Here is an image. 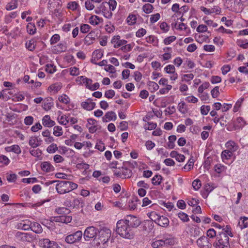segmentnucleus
<instances>
[{
    "label": "nucleus",
    "mask_w": 248,
    "mask_h": 248,
    "mask_svg": "<svg viewBox=\"0 0 248 248\" xmlns=\"http://www.w3.org/2000/svg\"><path fill=\"white\" fill-rule=\"evenodd\" d=\"M197 244L201 248H211L212 242L207 236H202L197 240Z\"/></svg>",
    "instance_id": "obj_9"
},
{
    "label": "nucleus",
    "mask_w": 248,
    "mask_h": 248,
    "mask_svg": "<svg viewBox=\"0 0 248 248\" xmlns=\"http://www.w3.org/2000/svg\"><path fill=\"white\" fill-rule=\"evenodd\" d=\"M91 28V26L88 24H83L80 26V30L82 33H86L90 31Z\"/></svg>",
    "instance_id": "obj_48"
},
{
    "label": "nucleus",
    "mask_w": 248,
    "mask_h": 248,
    "mask_svg": "<svg viewBox=\"0 0 248 248\" xmlns=\"http://www.w3.org/2000/svg\"><path fill=\"white\" fill-rule=\"evenodd\" d=\"M96 14H102L107 18L110 19L112 17V13L109 9V5L107 2H103L95 9Z\"/></svg>",
    "instance_id": "obj_4"
},
{
    "label": "nucleus",
    "mask_w": 248,
    "mask_h": 248,
    "mask_svg": "<svg viewBox=\"0 0 248 248\" xmlns=\"http://www.w3.org/2000/svg\"><path fill=\"white\" fill-rule=\"evenodd\" d=\"M102 22H103V19L95 15L92 16L89 18V23L93 25H97Z\"/></svg>",
    "instance_id": "obj_27"
},
{
    "label": "nucleus",
    "mask_w": 248,
    "mask_h": 248,
    "mask_svg": "<svg viewBox=\"0 0 248 248\" xmlns=\"http://www.w3.org/2000/svg\"><path fill=\"white\" fill-rule=\"evenodd\" d=\"M36 140V137H31L30 138L29 144L32 148H35L39 146V144H37Z\"/></svg>",
    "instance_id": "obj_43"
},
{
    "label": "nucleus",
    "mask_w": 248,
    "mask_h": 248,
    "mask_svg": "<svg viewBox=\"0 0 248 248\" xmlns=\"http://www.w3.org/2000/svg\"><path fill=\"white\" fill-rule=\"evenodd\" d=\"M56 212L59 214L64 215L69 213L70 210L65 207H60L56 209Z\"/></svg>",
    "instance_id": "obj_59"
},
{
    "label": "nucleus",
    "mask_w": 248,
    "mask_h": 248,
    "mask_svg": "<svg viewBox=\"0 0 248 248\" xmlns=\"http://www.w3.org/2000/svg\"><path fill=\"white\" fill-rule=\"evenodd\" d=\"M31 221L29 220H23L21 222L17 223V229L28 231L31 229Z\"/></svg>",
    "instance_id": "obj_17"
},
{
    "label": "nucleus",
    "mask_w": 248,
    "mask_h": 248,
    "mask_svg": "<svg viewBox=\"0 0 248 248\" xmlns=\"http://www.w3.org/2000/svg\"><path fill=\"white\" fill-rule=\"evenodd\" d=\"M146 40L147 43L152 44L154 46H158V39L156 36L154 35H150L146 38Z\"/></svg>",
    "instance_id": "obj_31"
},
{
    "label": "nucleus",
    "mask_w": 248,
    "mask_h": 248,
    "mask_svg": "<svg viewBox=\"0 0 248 248\" xmlns=\"http://www.w3.org/2000/svg\"><path fill=\"white\" fill-rule=\"evenodd\" d=\"M176 39V37L174 36H170L166 38L163 40V43L165 45L170 44Z\"/></svg>",
    "instance_id": "obj_50"
},
{
    "label": "nucleus",
    "mask_w": 248,
    "mask_h": 248,
    "mask_svg": "<svg viewBox=\"0 0 248 248\" xmlns=\"http://www.w3.org/2000/svg\"><path fill=\"white\" fill-rule=\"evenodd\" d=\"M30 153L33 156L39 158L42 154V151L38 148L37 149H31L30 150Z\"/></svg>",
    "instance_id": "obj_42"
},
{
    "label": "nucleus",
    "mask_w": 248,
    "mask_h": 248,
    "mask_svg": "<svg viewBox=\"0 0 248 248\" xmlns=\"http://www.w3.org/2000/svg\"><path fill=\"white\" fill-rule=\"evenodd\" d=\"M153 9V6L149 3L145 4L142 7L143 11L146 14L151 13Z\"/></svg>",
    "instance_id": "obj_45"
},
{
    "label": "nucleus",
    "mask_w": 248,
    "mask_h": 248,
    "mask_svg": "<svg viewBox=\"0 0 248 248\" xmlns=\"http://www.w3.org/2000/svg\"><path fill=\"white\" fill-rule=\"evenodd\" d=\"M38 40V38L34 37L27 41L25 44L26 48L29 51H33L36 48V43Z\"/></svg>",
    "instance_id": "obj_13"
},
{
    "label": "nucleus",
    "mask_w": 248,
    "mask_h": 248,
    "mask_svg": "<svg viewBox=\"0 0 248 248\" xmlns=\"http://www.w3.org/2000/svg\"><path fill=\"white\" fill-rule=\"evenodd\" d=\"M162 177L159 174L155 175L152 179V182L154 185L157 186L160 184Z\"/></svg>",
    "instance_id": "obj_38"
},
{
    "label": "nucleus",
    "mask_w": 248,
    "mask_h": 248,
    "mask_svg": "<svg viewBox=\"0 0 248 248\" xmlns=\"http://www.w3.org/2000/svg\"><path fill=\"white\" fill-rule=\"evenodd\" d=\"M10 148H11V152H14L16 154L18 155L21 153V150L18 145H13L11 146H10Z\"/></svg>",
    "instance_id": "obj_57"
},
{
    "label": "nucleus",
    "mask_w": 248,
    "mask_h": 248,
    "mask_svg": "<svg viewBox=\"0 0 248 248\" xmlns=\"http://www.w3.org/2000/svg\"><path fill=\"white\" fill-rule=\"evenodd\" d=\"M148 86H149V89L151 92H154L159 88L158 85L154 81H149L148 83Z\"/></svg>",
    "instance_id": "obj_39"
},
{
    "label": "nucleus",
    "mask_w": 248,
    "mask_h": 248,
    "mask_svg": "<svg viewBox=\"0 0 248 248\" xmlns=\"http://www.w3.org/2000/svg\"><path fill=\"white\" fill-rule=\"evenodd\" d=\"M111 43L114 44V47L115 48H118L124 45H125L127 43V41L125 40H121L120 36L119 35H117L112 38Z\"/></svg>",
    "instance_id": "obj_15"
},
{
    "label": "nucleus",
    "mask_w": 248,
    "mask_h": 248,
    "mask_svg": "<svg viewBox=\"0 0 248 248\" xmlns=\"http://www.w3.org/2000/svg\"><path fill=\"white\" fill-rule=\"evenodd\" d=\"M156 224L160 226L166 228L169 226V220L167 217L164 216H160Z\"/></svg>",
    "instance_id": "obj_23"
},
{
    "label": "nucleus",
    "mask_w": 248,
    "mask_h": 248,
    "mask_svg": "<svg viewBox=\"0 0 248 248\" xmlns=\"http://www.w3.org/2000/svg\"><path fill=\"white\" fill-rule=\"evenodd\" d=\"M107 3L109 5V9L110 11H114L117 6V2L115 0H109Z\"/></svg>",
    "instance_id": "obj_58"
},
{
    "label": "nucleus",
    "mask_w": 248,
    "mask_h": 248,
    "mask_svg": "<svg viewBox=\"0 0 248 248\" xmlns=\"http://www.w3.org/2000/svg\"><path fill=\"white\" fill-rule=\"evenodd\" d=\"M39 244L43 248H61L56 242L47 238L40 239Z\"/></svg>",
    "instance_id": "obj_8"
},
{
    "label": "nucleus",
    "mask_w": 248,
    "mask_h": 248,
    "mask_svg": "<svg viewBox=\"0 0 248 248\" xmlns=\"http://www.w3.org/2000/svg\"><path fill=\"white\" fill-rule=\"evenodd\" d=\"M98 232L97 228L94 226H89L84 231L83 238L86 241H89L96 236Z\"/></svg>",
    "instance_id": "obj_6"
},
{
    "label": "nucleus",
    "mask_w": 248,
    "mask_h": 248,
    "mask_svg": "<svg viewBox=\"0 0 248 248\" xmlns=\"http://www.w3.org/2000/svg\"><path fill=\"white\" fill-rule=\"evenodd\" d=\"M237 44L240 47L243 49L248 48V42H247V40H238L237 41Z\"/></svg>",
    "instance_id": "obj_47"
},
{
    "label": "nucleus",
    "mask_w": 248,
    "mask_h": 248,
    "mask_svg": "<svg viewBox=\"0 0 248 248\" xmlns=\"http://www.w3.org/2000/svg\"><path fill=\"white\" fill-rule=\"evenodd\" d=\"M178 216L180 218V219L184 222H187L189 221L188 215L184 212H181L179 213L178 214Z\"/></svg>",
    "instance_id": "obj_53"
},
{
    "label": "nucleus",
    "mask_w": 248,
    "mask_h": 248,
    "mask_svg": "<svg viewBox=\"0 0 248 248\" xmlns=\"http://www.w3.org/2000/svg\"><path fill=\"white\" fill-rule=\"evenodd\" d=\"M220 233H225L227 236H230L232 237L233 235L231 232V228L230 226L227 225L225 228H223L222 232Z\"/></svg>",
    "instance_id": "obj_49"
},
{
    "label": "nucleus",
    "mask_w": 248,
    "mask_h": 248,
    "mask_svg": "<svg viewBox=\"0 0 248 248\" xmlns=\"http://www.w3.org/2000/svg\"><path fill=\"white\" fill-rule=\"evenodd\" d=\"M0 162L5 165H8L10 163V160L5 155H0Z\"/></svg>",
    "instance_id": "obj_64"
},
{
    "label": "nucleus",
    "mask_w": 248,
    "mask_h": 248,
    "mask_svg": "<svg viewBox=\"0 0 248 248\" xmlns=\"http://www.w3.org/2000/svg\"><path fill=\"white\" fill-rule=\"evenodd\" d=\"M229 246V237L225 233H219L217 236V241L215 244L216 248H225Z\"/></svg>",
    "instance_id": "obj_5"
},
{
    "label": "nucleus",
    "mask_w": 248,
    "mask_h": 248,
    "mask_svg": "<svg viewBox=\"0 0 248 248\" xmlns=\"http://www.w3.org/2000/svg\"><path fill=\"white\" fill-rule=\"evenodd\" d=\"M58 150V147L56 144L52 143L48 146L46 149V151L49 154H53Z\"/></svg>",
    "instance_id": "obj_44"
},
{
    "label": "nucleus",
    "mask_w": 248,
    "mask_h": 248,
    "mask_svg": "<svg viewBox=\"0 0 248 248\" xmlns=\"http://www.w3.org/2000/svg\"><path fill=\"white\" fill-rule=\"evenodd\" d=\"M95 103L93 102V100L91 98H88L85 101L82 102L81 103V107L88 111L93 110L95 108Z\"/></svg>",
    "instance_id": "obj_12"
},
{
    "label": "nucleus",
    "mask_w": 248,
    "mask_h": 248,
    "mask_svg": "<svg viewBox=\"0 0 248 248\" xmlns=\"http://www.w3.org/2000/svg\"><path fill=\"white\" fill-rule=\"evenodd\" d=\"M61 89V86L58 83L51 85L48 88V89L54 92H58Z\"/></svg>",
    "instance_id": "obj_62"
},
{
    "label": "nucleus",
    "mask_w": 248,
    "mask_h": 248,
    "mask_svg": "<svg viewBox=\"0 0 248 248\" xmlns=\"http://www.w3.org/2000/svg\"><path fill=\"white\" fill-rule=\"evenodd\" d=\"M137 198H133L132 200L129 202V207L130 210H135L137 206V204L135 203V202H137Z\"/></svg>",
    "instance_id": "obj_52"
},
{
    "label": "nucleus",
    "mask_w": 248,
    "mask_h": 248,
    "mask_svg": "<svg viewBox=\"0 0 248 248\" xmlns=\"http://www.w3.org/2000/svg\"><path fill=\"white\" fill-rule=\"evenodd\" d=\"M42 124L44 126L51 127L55 125V122L52 120L48 115H46L43 117Z\"/></svg>",
    "instance_id": "obj_18"
},
{
    "label": "nucleus",
    "mask_w": 248,
    "mask_h": 248,
    "mask_svg": "<svg viewBox=\"0 0 248 248\" xmlns=\"http://www.w3.org/2000/svg\"><path fill=\"white\" fill-rule=\"evenodd\" d=\"M18 2L17 0H11L6 6V9L8 11L14 10L17 7Z\"/></svg>",
    "instance_id": "obj_33"
},
{
    "label": "nucleus",
    "mask_w": 248,
    "mask_h": 248,
    "mask_svg": "<svg viewBox=\"0 0 248 248\" xmlns=\"http://www.w3.org/2000/svg\"><path fill=\"white\" fill-rule=\"evenodd\" d=\"M175 69L174 66L171 64L167 65L164 69L165 72L168 74H172L175 72Z\"/></svg>",
    "instance_id": "obj_61"
},
{
    "label": "nucleus",
    "mask_w": 248,
    "mask_h": 248,
    "mask_svg": "<svg viewBox=\"0 0 248 248\" xmlns=\"http://www.w3.org/2000/svg\"><path fill=\"white\" fill-rule=\"evenodd\" d=\"M63 134L62 127L60 126H55L53 128V134L57 137H60Z\"/></svg>",
    "instance_id": "obj_40"
},
{
    "label": "nucleus",
    "mask_w": 248,
    "mask_h": 248,
    "mask_svg": "<svg viewBox=\"0 0 248 248\" xmlns=\"http://www.w3.org/2000/svg\"><path fill=\"white\" fill-rule=\"evenodd\" d=\"M157 126L156 123L153 122H148L147 124L144 125V128L145 130H151L155 129Z\"/></svg>",
    "instance_id": "obj_51"
},
{
    "label": "nucleus",
    "mask_w": 248,
    "mask_h": 248,
    "mask_svg": "<svg viewBox=\"0 0 248 248\" xmlns=\"http://www.w3.org/2000/svg\"><path fill=\"white\" fill-rule=\"evenodd\" d=\"M117 118L115 113L112 111H108L106 113L105 115L102 118L103 122H108V121H115Z\"/></svg>",
    "instance_id": "obj_21"
},
{
    "label": "nucleus",
    "mask_w": 248,
    "mask_h": 248,
    "mask_svg": "<svg viewBox=\"0 0 248 248\" xmlns=\"http://www.w3.org/2000/svg\"><path fill=\"white\" fill-rule=\"evenodd\" d=\"M80 78V80L83 83L85 84L86 87L89 89L90 85L92 84V80L90 78H88L84 76H80L78 77Z\"/></svg>",
    "instance_id": "obj_36"
},
{
    "label": "nucleus",
    "mask_w": 248,
    "mask_h": 248,
    "mask_svg": "<svg viewBox=\"0 0 248 248\" xmlns=\"http://www.w3.org/2000/svg\"><path fill=\"white\" fill-rule=\"evenodd\" d=\"M77 187V184L68 181H58L56 186V190L60 194L68 193Z\"/></svg>",
    "instance_id": "obj_2"
},
{
    "label": "nucleus",
    "mask_w": 248,
    "mask_h": 248,
    "mask_svg": "<svg viewBox=\"0 0 248 248\" xmlns=\"http://www.w3.org/2000/svg\"><path fill=\"white\" fill-rule=\"evenodd\" d=\"M67 47L65 43H60L52 47V51L55 54H59L65 52Z\"/></svg>",
    "instance_id": "obj_14"
},
{
    "label": "nucleus",
    "mask_w": 248,
    "mask_h": 248,
    "mask_svg": "<svg viewBox=\"0 0 248 248\" xmlns=\"http://www.w3.org/2000/svg\"><path fill=\"white\" fill-rule=\"evenodd\" d=\"M53 105L54 102L52 98L48 97L44 100L42 107L45 110L47 111L51 108Z\"/></svg>",
    "instance_id": "obj_16"
},
{
    "label": "nucleus",
    "mask_w": 248,
    "mask_h": 248,
    "mask_svg": "<svg viewBox=\"0 0 248 248\" xmlns=\"http://www.w3.org/2000/svg\"><path fill=\"white\" fill-rule=\"evenodd\" d=\"M169 142L167 143V148L169 149H173L175 147L174 142L176 140V136L175 135L170 136L168 138Z\"/></svg>",
    "instance_id": "obj_28"
},
{
    "label": "nucleus",
    "mask_w": 248,
    "mask_h": 248,
    "mask_svg": "<svg viewBox=\"0 0 248 248\" xmlns=\"http://www.w3.org/2000/svg\"><path fill=\"white\" fill-rule=\"evenodd\" d=\"M238 226L241 230L248 227V217H241L238 222Z\"/></svg>",
    "instance_id": "obj_29"
},
{
    "label": "nucleus",
    "mask_w": 248,
    "mask_h": 248,
    "mask_svg": "<svg viewBox=\"0 0 248 248\" xmlns=\"http://www.w3.org/2000/svg\"><path fill=\"white\" fill-rule=\"evenodd\" d=\"M59 116L57 120L59 123L62 125H66L68 123V116L62 114V112L61 111H58Z\"/></svg>",
    "instance_id": "obj_24"
},
{
    "label": "nucleus",
    "mask_w": 248,
    "mask_h": 248,
    "mask_svg": "<svg viewBox=\"0 0 248 248\" xmlns=\"http://www.w3.org/2000/svg\"><path fill=\"white\" fill-rule=\"evenodd\" d=\"M95 35L93 31L90 32L84 38V42L86 45H90L93 43L95 40Z\"/></svg>",
    "instance_id": "obj_25"
},
{
    "label": "nucleus",
    "mask_w": 248,
    "mask_h": 248,
    "mask_svg": "<svg viewBox=\"0 0 248 248\" xmlns=\"http://www.w3.org/2000/svg\"><path fill=\"white\" fill-rule=\"evenodd\" d=\"M59 100L65 104H68L70 102L69 97L66 94H62L59 97Z\"/></svg>",
    "instance_id": "obj_54"
},
{
    "label": "nucleus",
    "mask_w": 248,
    "mask_h": 248,
    "mask_svg": "<svg viewBox=\"0 0 248 248\" xmlns=\"http://www.w3.org/2000/svg\"><path fill=\"white\" fill-rule=\"evenodd\" d=\"M210 110L209 106L202 105L201 107V112L202 115H206Z\"/></svg>",
    "instance_id": "obj_55"
},
{
    "label": "nucleus",
    "mask_w": 248,
    "mask_h": 248,
    "mask_svg": "<svg viewBox=\"0 0 248 248\" xmlns=\"http://www.w3.org/2000/svg\"><path fill=\"white\" fill-rule=\"evenodd\" d=\"M59 0H49L48 4H49V8L50 9L56 8L54 9V14L56 16H60L61 12L59 10L57 9V6L59 5Z\"/></svg>",
    "instance_id": "obj_19"
},
{
    "label": "nucleus",
    "mask_w": 248,
    "mask_h": 248,
    "mask_svg": "<svg viewBox=\"0 0 248 248\" xmlns=\"http://www.w3.org/2000/svg\"><path fill=\"white\" fill-rule=\"evenodd\" d=\"M42 170L46 172H50L54 170V167L49 162L44 161L41 164Z\"/></svg>",
    "instance_id": "obj_20"
},
{
    "label": "nucleus",
    "mask_w": 248,
    "mask_h": 248,
    "mask_svg": "<svg viewBox=\"0 0 248 248\" xmlns=\"http://www.w3.org/2000/svg\"><path fill=\"white\" fill-rule=\"evenodd\" d=\"M236 124L237 127L241 128L245 125L246 123L242 117H239L237 118Z\"/></svg>",
    "instance_id": "obj_56"
},
{
    "label": "nucleus",
    "mask_w": 248,
    "mask_h": 248,
    "mask_svg": "<svg viewBox=\"0 0 248 248\" xmlns=\"http://www.w3.org/2000/svg\"><path fill=\"white\" fill-rule=\"evenodd\" d=\"M136 21L137 17L136 15L132 14H129L126 19L127 23L129 25H134L136 23Z\"/></svg>",
    "instance_id": "obj_35"
},
{
    "label": "nucleus",
    "mask_w": 248,
    "mask_h": 248,
    "mask_svg": "<svg viewBox=\"0 0 248 248\" xmlns=\"http://www.w3.org/2000/svg\"><path fill=\"white\" fill-rule=\"evenodd\" d=\"M210 84L209 82H205L200 85L198 89V91L199 93H203V91L209 88Z\"/></svg>",
    "instance_id": "obj_46"
},
{
    "label": "nucleus",
    "mask_w": 248,
    "mask_h": 248,
    "mask_svg": "<svg viewBox=\"0 0 248 248\" xmlns=\"http://www.w3.org/2000/svg\"><path fill=\"white\" fill-rule=\"evenodd\" d=\"M148 216L152 221L156 223L160 215L157 214L155 212H152L148 213Z\"/></svg>",
    "instance_id": "obj_41"
},
{
    "label": "nucleus",
    "mask_w": 248,
    "mask_h": 248,
    "mask_svg": "<svg viewBox=\"0 0 248 248\" xmlns=\"http://www.w3.org/2000/svg\"><path fill=\"white\" fill-rule=\"evenodd\" d=\"M178 108L182 114H185L188 110L187 106L184 101H181L178 104Z\"/></svg>",
    "instance_id": "obj_34"
},
{
    "label": "nucleus",
    "mask_w": 248,
    "mask_h": 248,
    "mask_svg": "<svg viewBox=\"0 0 248 248\" xmlns=\"http://www.w3.org/2000/svg\"><path fill=\"white\" fill-rule=\"evenodd\" d=\"M17 240L22 241L31 242L33 239V236L30 233H25L17 232L15 234Z\"/></svg>",
    "instance_id": "obj_10"
},
{
    "label": "nucleus",
    "mask_w": 248,
    "mask_h": 248,
    "mask_svg": "<svg viewBox=\"0 0 248 248\" xmlns=\"http://www.w3.org/2000/svg\"><path fill=\"white\" fill-rule=\"evenodd\" d=\"M60 40V36L58 34L53 35L50 40L51 45L57 43Z\"/></svg>",
    "instance_id": "obj_60"
},
{
    "label": "nucleus",
    "mask_w": 248,
    "mask_h": 248,
    "mask_svg": "<svg viewBox=\"0 0 248 248\" xmlns=\"http://www.w3.org/2000/svg\"><path fill=\"white\" fill-rule=\"evenodd\" d=\"M226 150L232 152V153L237 150L238 146L233 141L229 140L225 144Z\"/></svg>",
    "instance_id": "obj_22"
},
{
    "label": "nucleus",
    "mask_w": 248,
    "mask_h": 248,
    "mask_svg": "<svg viewBox=\"0 0 248 248\" xmlns=\"http://www.w3.org/2000/svg\"><path fill=\"white\" fill-rule=\"evenodd\" d=\"M99 236L97 238H94L93 244L97 246L105 245L111 236V231L109 229L104 227L100 231L98 230Z\"/></svg>",
    "instance_id": "obj_3"
},
{
    "label": "nucleus",
    "mask_w": 248,
    "mask_h": 248,
    "mask_svg": "<svg viewBox=\"0 0 248 248\" xmlns=\"http://www.w3.org/2000/svg\"><path fill=\"white\" fill-rule=\"evenodd\" d=\"M233 153L229 150H225L222 151L221 156L223 161H225L226 160H228L231 158L232 156Z\"/></svg>",
    "instance_id": "obj_32"
},
{
    "label": "nucleus",
    "mask_w": 248,
    "mask_h": 248,
    "mask_svg": "<svg viewBox=\"0 0 248 248\" xmlns=\"http://www.w3.org/2000/svg\"><path fill=\"white\" fill-rule=\"evenodd\" d=\"M31 231L36 233H40L42 232L43 229L42 226L37 222H31Z\"/></svg>",
    "instance_id": "obj_26"
},
{
    "label": "nucleus",
    "mask_w": 248,
    "mask_h": 248,
    "mask_svg": "<svg viewBox=\"0 0 248 248\" xmlns=\"http://www.w3.org/2000/svg\"><path fill=\"white\" fill-rule=\"evenodd\" d=\"M82 235V232L81 231H78L76 232L66 236L65 238V241L68 244L77 243L80 241Z\"/></svg>",
    "instance_id": "obj_7"
},
{
    "label": "nucleus",
    "mask_w": 248,
    "mask_h": 248,
    "mask_svg": "<svg viewBox=\"0 0 248 248\" xmlns=\"http://www.w3.org/2000/svg\"><path fill=\"white\" fill-rule=\"evenodd\" d=\"M116 232L120 236L125 239H132L134 237L135 233L131 228L122 219L117 222Z\"/></svg>",
    "instance_id": "obj_1"
},
{
    "label": "nucleus",
    "mask_w": 248,
    "mask_h": 248,
    "mask_svg": "<svg viewBox=\"0 0 248 248\" xmlns=\"http://www.w3.org/2000/svg\"><path fill=\"white\" fill-rule=\"evenodd\" d=\"M123 220L131 228H137L140 224V220L134 216H129Z\"/></svg>",
    "instance_id": "obj_11"
},
{
    "label": "nucleus",
    "mask_w": 248,
    "mask_h": 248,
    "mask_svg": "<svg viewBox=\"0 0 248 248\" xmlns=\"http://www.w3.org/2000/svg\"><path fill=\"white\" fill-rule=\"evenodd\" d=\"M163 246H168L173 245L174 243V239L170 237H164L162 239Z\"/></svg>",
    "instance_id": "obj_30"
},
{
    "label": "nucleus",
    "mask_w": 248,
    "mask_h": 248,
    "mask_svg": "<svg viewBox=\"0 0 248 248\" xmlns=\"http://www.w3.org/2000/svg\"><path fill=\"white\" fill-rule=\"evenodd\" d=\"M211 95L212 97L217 98L219 95V87L216 86L213 90L211 91Z\"/></svg>",
    "instance_id": "obj_63"
},
{
    "label": "nucleus",
    "mask_w": 248,
    "mask_h": 248,
    "mask_svg": "<svg viewBox=\"0 0 248 248\" xmlns=\"http://www.w3.org/2000/svg\"><path fill=\"white\" fill-rule=\"evenodd\" d=\"M122 172L123 179L130 178L132 174V171L127 168H122Z\"/></svg>",
    "instance_id": "obj_37"
}]
</instances>
